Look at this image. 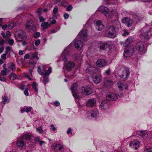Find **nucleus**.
Returning a JSON list of instances; mask_svg holds the SVG:
<instances>
[{
    "instance_id": "nucleus-49",
    "label": "nucleus",
    "mask_w": 152,
    "mask_h": 152,
    "mask_svg": "<svg viewBox=\"0 0 152 152\" xmlns=\"http://www.w3.org/2000/svg\"><path fill=\"white\" fill-rule=\"evenodd\" d=\"M72 8V5H69L66 8V10L68 11H71Z\"/></svg>"
},
{
    "instance_id": "nucleus-39",
    "label": "nucleus",
    "mask_w": 152,
    "mask_h": 152,
    "mask_svg": "<svg viewBox=\"0 0 152 152\" xmlns=\"http://www.w3.org/2000/svg\"><path fill=\"white\" fill-rule=\"evenodd\" d=\"M145 152H152V146L146 147L144 150Z\"/></svg>"
},
{
    "instance_id": "nucleus-18",
    "label": "nucleus",
    "mask_w": 152,
    "mask_h": 152,
    "mask_svg": "<svg viewBox=\"0 0 152 152\" xmlns=\"http://www.w3.org/2000/svg\"><path fill=\"white\" fill-rule=\"evenodd\" d=\"M54 149L55 151H58L62 150V152H68V151L63 148V146L59 143L56 144L53 146Z\"/></svg>"
},
{
    "instance_id": "nucleus-64",
    "label": "nucleus",
    "mask_w": 152,
    "mask_h": 152,
    "mask_svg": "<svg viewBox=\"0 0 152 152\" xmlns=\"http://www.w3.org/2000/svg\"><path fill=\"white\" fill-rule=\"evenodd\" d=\"M7 27V24H5L3 25L2 26V28L3 30L5 29Z\"/></svg>"
},
{
    "instance_id": "nucleus-2",
    "label": "nucleus",
    "mask_w": 152,
    "mask_h": 152,
    "mask_svg": "<svg viewBox=\"0 0 152 152\" xmlns=\"http://www.w3.org/2000/svg\"><path fill=\"white\" fill-rule=\"evenodd\" d=\"M114 19L116 24L115 27L111 26L106 31V36L109 38H114L116 36L118 30L121 29V27L120 22L117 18H114Z\"/></svg>"
},
{
    "instance_id": "nucleus-16",
    "label": "nucleus",
    "mask_w": 152,
    "mask_h": 152,
    "mask_svg": "<svg viewBox=\"0 0 152 152\" xmlns=\"http://www.w3.org/2000/svg\"><path fill=\"white\" fill-rule=\"evenodd\" d=\"M110 105V102L109 101L107 100H104L101 102L99 108L101 110H106L108 108Z\"/></svg>"
},
{
    "instance_id": "nucleus-32",
    "label": "nucleus",
    "mask_w": 152,
    "mask_h": 152,
    "mask_svg": "<svg viewBox=\"0 0 152 152\" xmlns=\"http://www.w3.org/2000/svg\"><path fill=\"white\" fill-rule=\"evenodd\" d=\"M114 84V82L111 80H107L104 83V85L107 87L113 85Z\"/></svg>"
},
{
    "instance_id": "nucleus-53",
    "label": "nucleus",
    "mask_w": 152,
    "mask_h": 152,
    "mask_svg": "<svg viewBox=\"0 0 152 152\" xmlns=\"http://www.w3.org/2000/svg\"><path fill=\"white\" fill-rule=\"evenodd\" d=\"M28 89L26 88L24 91V94L26 96H28L29 95V93L28 92Z\"/></svg>"
},
{
    "instance_id": "nucleus-47",
    "label": "nucleus",
    "mask_w": 152,
    "mask_h": 152,
    "mask_svg": "<svg viewBox=\"0 0 152 152\" xmlns=\"http://www.w3.org/2000/svg\"><path fill=\"white\" fill-rule=\"evenodd\" d=\"M40 35V33L39 32H36L34 35V37L35 38H37L39 37Z\"/></svg>"
},
{
    "instance_id": "nucleus-30",
    "label": "nucleus",
    "mask_w": 152,
    "mask_h": 152,
    "mask_svg": "<svg viewBox=\"0 0 152 152\" xmlns=\"http://www.w3.org/2000/svg\"><path fill=\"white\" fill-rule=\"evenodd\" d=\"M50 24L48 22H44L42 23L41 24V26L42 27L43 30H45L48 28V27H50Z\"/></svg>"
},
{
    "instance_id": "nucleus-51",
    "label": "nucleus",
    "mask_w": 152,
    "mask_h": 152,
    "mask_svg": "<svg viewBox=\"0 0 152 152\" xmlns=\"http://www.w3.org/2000/svg\"><path fill=\"white\" fill-rule=\"evenodd\" d=\"M40 43V40H39V39H37L35 41V44L36 46H38L39 45Z\"/></svg>"
},
{
    "instance_id": "nucleus-7",
    "label": "nucleus",
    "mask_w": 152,
    "mask_h": 152,
    "mask_svg": "<svg viewBox=\"0 0 152 152\" xmlns=\"http://www.w3.org/2000/svg\"><path fill=\"white\" fill-rule=\"evenodd\" d=\"M119 67L120 69L118 70V72L120 77L124 80H126L130 73L129 69L124 66Z\"/></svg>"
},
{
    "instance_id": "nucleus-54",
    "label": "nucleus",
    "mask_w": 152,
    "mask_h": 152,
    "mask_svg": "<svg viewBox=\"0 0 152 152\" xmlns=\"http://www.w3.org/2000/svg\"><path fill=\"white\" fill-rule=\"evenodd\" d=\"M1 75L3 76H5L7 75V73H6L5 70L4 69V70H1Z\"/></svg>"
},
{
    "instance_id": "nucleus-46",
    "label": "nucleus",
    "mask_w": 152,
    "mask_h": 152,
    "mask_svg": "<svg viewBox=\"0 0 152 152\" xmlns=\"http://www.w3.org/2000/svg\"><path fill=\"white\" fill-rule=\"evenodd\" d=\"M50 130H52L54 132L56 130V129L54 126L52 124L50 125Z\"/></svg>"
},
{
    "instance_id": "nucleus-20",
    "label": "nucleus",
    "mask_w": 152,
    "mask_h": 152,
    "mask_svg": "<svg viewBox=\"0 0 152 152\" xmlns=\"http://www.w3.org/2000/svg\"><path fill=\"white\" fill-rule=\"evenodd\" d=\"M122 22L127 26L129 27L132 25L133 20L129 18L126 17L124 18L122 20Z\"/></svg>"
},
{
    "instance_id": "nucleus-59",
    "label": "nucleus",
    "mask_w": 152,
    "mask_h": 152,
    "mask_svg": "<svg viewBox=\"0 0 152 152\" xmlns=\"http://www.w3.org/2000/svg\"><path fill=\"white\" fill-rule=\"evenodd\" d=\"M54 104L56 106H58L60 105V103L58 101H56L54 102Z\"/></svg>"
},
{
    "instance_id": "nucleus-48",
    "label": "nucleus",
    "mask_w": 152,
    "mask_h": 152,
    "mask_svg": "<svg viewBox=\"0 0 152 152\" xmlns=\"http://www.w3.org/2000/svg\"><path fill=\"white\" fill-rule=\"evenodd\" d=\"M11 34L10 33V32L9 31H7L6 33V38L9 37H11Z\"/></svg>"
},
{
    "instance_id": "nucleus-29",
    "label": "nucleus",
    "mask_w": 152,
    "mask_h": 152,
    "mask_svg": "<svg viewBox=\"0 0 152 152\" xmlns=\"http://www.w3.org/2000/svg\"><path fill=\"white\" fill-rule=\"evenodd\" d=\"M31 135L29 133L25 134L21 136V138L26 140H29L31 138Z\"/></svg>"
},
{
    "instance_id": "nucleus-1",
    "label": "nucleus",
    "mask_w": 152,
    "mask_h": 152,
    "mask_svg": "<svg viewBox=\"0 0 152 152\" xmlns=\"http://www.w3.org/2000/svg\"><path fill=\"white\" fill-rule=\"evenodd\" d=\"M87 30L82 29L75 40L64 49L58 61H62L65 63L67 61V56L69 54L70 48L72 45H74L75 48L78 50H81L83 46L84 42L87 40Z\"/></svg>"
},
{
    "instance_id": "nucleus-17",
    "label": "nucleus",
    "mask_w": 152,
    "mask_h": 152,
    "mask_svg": "<svg viewBox=\"0 0 152 152\" xmlns=\"http://www.w3.org/2000/svg\"><path fill=\"white\" fill-rule=\"evenodd\" d=\"M95 26L96 29L98 31H102L104 27L102 21L99 20H96Z\"/></svg>"
},
{
    "instance_id": "nucleus-57",
    "label": "nucleus",
    "mask_w": 152,
    "mask_h": 152,
    "mask_svg": "<svg viewBox=\"0 0 152 152\" xmlns=\"http://www.w3.org/2000/svg\"><path fill=\"white\" fill-rule=\"evenodd\" d=\"M67 134H72V129L71 128L68 129V130L66 132Z\"/></svg>"
},
{
    "instance_id": "nucleus-40",
    "label": "nucleus",
    "mask_w": 152,
    "mask_h": 152,
    "mask_svg": "<svg viewBox=\"0 0 152 152\" xmlns=\"http://www.w3.org/2000/svg\"><path fill=\"white\" fill-rule=\"evenodd\" d=\"M36 130L37 132H39L40 134H42L43 132V130L41 126L37 128Z\"/></svg>"
},
{
    "instance_id": "nucleus-15",
    "label": "nucleus",
    "mask_w": 152,
    "mask_h": 152,
    "mask_svg": "<svg viewBox=\"0 0 152 152\" xmlns=\"http://www.w3.org/2000/svg\"><path fill=\"white\" fill-rule=\"evenodd\" d=\"M140 142L138 140L135 139L129 143V145L132 148L137 150L139 147Z\"/></svg>"
},
{
    "instance_id": "nucleus-61",
    "label": "nucleus",
    "mask_w": 152,
    "mask_h": 152,
    "mask_svg": "<svg viewBox=\"0 0 152 152\" xmlns=\"http://www.w3.org/2000/svg\"><path fill=\"white\" fill-rule=\"evenodd\" d=\"M110 69H108L105 71V73L107 75H108L110 74Z\"/></svg>"
},
{
    "instance_id": "nucleus-33",
    "label": "nucleus",
    "mask_w": 152,
    "mask_h": 152,
    "mask_svg": "<svg viewBox=\"0 0 152 152\" xmlns=\"http://www.w3.org/2000/svg\"><path fill=\"white\" fill-rule=\"evenodd\" d=\"M10 101V99L6 96H4L2 97V101L1 103L4 104H7L9 103Z\"/></svg>"
},
{
    "instance_id": "nucleus-37",
    "label": "nucleus",
    "mask_w": 152,
    "mask_h": 152,
    "mask_svg": "<svg viewBox=\"0 0 152 152\" xmlns=\"http://www.w3.org/2000/svg\"><path fill=\"white\" fill-rule=\"evenodd\" d=\"M44 79L43 80V82L45 86L46 85V84L48 82L49 78L48 77L46 76L43 75Z\"/></svg>"
},
{
    "instance_id": "nucleus-19",
    "label": "nucleus",
    "mask_w": 152,
    "mask_h": 152,
    "mask_svg": "<svg viewBox=\"0 0 152 152\" xmlns=\"http://www.w3.org/2000/svg\"><path fill=\"white\" fill-rule=\"evenodd\" d=\"M107 64L106 61L103 59H98L96 62V64L97 67H102Z\"/></svg>"
},
{
    "instance_id": "nucleus-4",
    "label": "nucleus",
    "mask_w": 152,
    "mask_h": 152,
    "mask_svg": "<svg viewBox=\"0 0 152 152\" xmlns=\"http://www.w3.org/2000/svg\"><path fill=\"white\" fill-rule=\"evenodd\" d=\"M98 10L101 12L103 13L108 19H112L113 18H117L118 17V13L114 9H112L110 11L107 7L101 6L99 8Z\"/></svg>"
},
{
    "instance_id": "nucleus-3",
    "label": "nucleus",
    "mask_w": 152,
    "mask_h": 152,
    "mask_svg": "<svg viewBox=\"0 0 152 152\" xmlns=\"http://www.w3.org/2000/svg\"><path fill=\"white\" fill-rule=\"evenodd\" d=\"M86 72L91 75V78L93 82L95 83L98 84L100 83L102 79L100 72L95 68L93 66H89L86 69Z\"/></svg>"
},
{
    "instance_id": "nucleus-6",
    "label": "nucleus",
    "mask_w": 152,
    "mask_h": 152,
    "mask_svg": "<svg viewBox=\"0 0 152 152\" xmlns=\"http://www.w3.org/2000/svg\"><path fill=\"white\" fill-rule=\"evenodd\" d=\"M48 66L47 65L38 66L37 71L38 73L41 75L44 74V75L46 76L49 75L51 72L52 68L51 67L48 68Z\"/></svg>"
},
{
    "instance_id": "nucleus-42",
    "label": "nucleus",
    "mask_w": 152,
    "mask_h": 152,
    "mask_svg": "<svg viewBox=\"0 0 152 152\" xmlns=\"http://www.w3.org/2000/svg\"><path fill=\"white\" fill-rule=\"evenodd\" d=\"M15 24L14 23H10L8 26V28L10 29H11L15 26Z\"/></svg>"
},
{
    "instance_id": "nucleus-25",
    "label": "nucleus",
    "mask_w": 152,
    "mask_h": 152,
    "mask_svg": "<svg viewBox=\"0 0 152 152\" xmlns=\"http://www.w3.org/2000/svg\"><path fill=\"white\" fill-rule=\"evenodd\" d=\"M98 113V111L97 108L94 109V110H92L90 112L92 118H96Z\"/></svg>"
},
{
    "instance_id": "nucleus-55",
    "label": "nucleus",
    "mask_w": 152,
    "mask_h": 152,
    "mask_svg": "<svg viewBox=\"0 0 152 152\" xmlns=\"http://www.w3.org/2000/svg\"><path fill=\"white\" fill-rule=\"evenodd\" d=\"M64 17L65 19H68L69 17V15L67 13H65L64 15Z\"/></svg>"
},
{
    "instance_id": "nucleus-50",
    "label": "nucleus",
    "mask_w": 152,
    "mask_h": 152,
    "mask_svg": "<svg viewBox=\"0 0 152 152\" xmlns=\"http://www.w3.org/2000/svg\"><path fill=\"white\" fill-rule=\"evenodd\" d=\"M7 53H5L2 54L1 56V58L3 60H5L6 59V57Z\"/></svg>"
},
{
    "instance_id": "nucleus-62",
    "label": "nucleus",
    "mask_w": 152,
    "mask_h": 152,
    "mask_svg": "<svg viewBox=\"0 0 152 152\" xmlns=\"http://www.w3.org/2000/svg\"><path fill=\"white\" fill-rule=\"evenodd\" d=\"M129 34V33L127 31H124V33H123L122 34L123 36H125L126 35H128Z\"/></svg>"
},
{
    "instance_id": "nucleus-63",
    "label": "nucleus",
    "mask_w": 152,
    "mask_h": 152,
    "mask_svg": "<svg viewBox=\"0 0 152 152\" xmlns=\"http://www.w3.org/2000/svg\"><path fill=\"white\" fill-rule=\"evenodd\" d=\"M39 21L40 22H43L45 21V19L42 17H40L39 18Z\"/></svg>"
},
{
    "instance_id": "nucleus-13",
    "label": "nucleus",
    "mask_w": 152,
    "mask_h": 152,
    "mask_svg": "<svg viewBox=\"0 0 152 152\" xmlns=\"http://www.w3.org/2000/svg\"><path fill=\"white\" fill-rule=\"evenodd\" d=\"M118 97V95L115 92H110L108 93L106 96V98L107 100L115 101Z\"/></svg>"
},
{
    "instance_id": "nucleus-60",
    "label": "nucleus",
    "mask_w": 152,
    "mask_h": 152,
    "mask_svg": "<svg viewBox=\"0 0 152 152\" xmlns=\"http://www.w3.org/2000/svg\"><path fill=\"white\" fill-rule=\"evenodd\" d=\"M73 57L75 59H78L79 58V57L78 56V54H75L73 56Z\"/></svg>"
},
{
    "instance_id": "nucleus-43",
    "label": "nucleus",
    "mask_w": 152,
    "mask_h": 152,
    "mask_svg": "<svg viewBox=\"0 0 152 152\" xmlns=\"http://www.w3.org/2000/svg\"><path fill=\"white\" fill-rule=\"evenodd\" d=\"M33 57L34 58H36L37 60L39 59V58L38 57V53L36 52L33 54Z\"/></svg>"
},
{
    "instance_id": "nucleus-36",
    "label": "nucleus",
    "mask_w": 152,
    "mask_h": 152,
    "mask_svg": "<svg viewBox=\"0 0 152 152\" xmlns=\"http://www.w3.org/2000/svg\"><path fill=\"white\" fill-rule=\"evenodd\" d=\"M8 68H10L13 71L16 70L15 64L13 63H11L9 64Z\"/></svg>"
},
{
    "instance_id": "nucleus-8",
    "label": "nucleus",
    "mask_w": 152,
    "mask_h": 152,
    "mask_svg": "<svg viewBox=\"0 0 152 152\" xmlns=\"http://www.w3.org/2000/svg\"><path fill=\"white\" fill-rule=\"evenodd\" d=\"M15 39L18 41H22L27 38L26 32L23 30L18 31L15 34Z\"/></svg>"
},
{
    "instance_id": "nucleus-22",
    "label": "nucleus",
    "mask_w": 152,
    "mask_h": 152,
    "mask_svg": "<svg viewBox=\"0 0 152 152\" xmlns=\"http://www.w3.org/2000/svg\"><path fill=\"white\" fill-rule=\"evenodd\" d=\"M25 26L26 30L28 31H30L34 26V24L33 21L31 20L26 22Z\"/></svg>"
},
{
    "instance_id": "nucleus-41",
    "label": "nucleus",
    "mask_w": 152,
    "mask_h": 152,
    "mask_svg": "<svg viewBox=\"0 0 152 152\" xmlns=\"http://www.w3.org/2000/svg\"><path fill=\"white\" fill-rule=\"evenodd\" d=\"M8 43L10 45H12L14 42V40L13 39H8L7 40Z\"/></svg>"
},
{
    "instance_id": "nucleus-23",
    "label": "nucleus",
    "mask_w": 152,
    "mask_h": 152,
    "mask_svg": "<svg viewBox=\"0 0 152 152\" xmlns=\"http://www.w3.org/2000/svg\"><path fill=\"white\" fill-rule=\"evenodd\" d=\"M75 64L73 62L69 61L65 66V68L67 71H70L75 66Z\"/></svg>"
},
{
    "instance_id": "nucleus-11",
    "label": "nucleus",
    "mask_w": 152,
    "mask_h": 152,
    "mask_svg": "<svg viewBox=\"0 0 152 152\" xmlns=\"http://www.w3.org/2000/svg\"><path fill=\"white\" fill-rule=\"evenodd\" d=\"M134 48L133 46L131 45L127 47L124 50V55L125 57H129L132 55L134 52Z\"/></svg>"
},
{
    "instance_id": "nucleus-27",
    "label": "nucleus",
    "mask_w": 152,
    "mask_h": 152,
    "mask_svg": "<svg viewBox=\"0 0 152 152\" xmlns=\"http://www.w3.org/2000/svg\"><path fill=\"white\" fill-rule=\"evenodd\" d=\"M118 86L120 89H126L127 88V85L124 83L119 82L117 83Z\"/></svg>"
},
{
    "instance_id": "nucleus-35",
    "label": "nucleus",
    "mask_w": 152,
    "mask_h": 152,
    "mask_svg": "<svg viewBox=\"0 0 152 152\" xmlns=\"http://www.w3.org/2000/svg\"><path fill=\"white\" fill-rule=\"evenodd\" d=\"M58 11V8L57 6H55L53 10V15L55 17H58L59 16V15L57 12Z\"/></svg>"
},
{
    "instance_id": "nucleus-12",
    "label": "nucleus",
    "mask_w": 152,
    "mask_h": 152,
    "mask_svg": "<svg viewBox=\"0 0 152 152\" xmlns=\"http://www.w3.org/2000/svg\"><path fill=\"white\" fill-rule=\"evenodd\" d=\"M77 88L78 85L75 83L72 85L71 88L73 96L76 100H77L79 99L77 94Z\"/></svg>"
},
{
    "instance_id": "nucleus-45",
    "label": "nucleus",
    "mask_w": 152,
    "mask_h": 152,
    "mask_svg": "<svg viewBox=\"0 0 152 152\" xmlns=\"http://www.w3.org/2000/svg\"><path fill=\"white\" fill-rule=\"evenodd\" d=\"M4 152H15V151L14 150L10 148H8Z\"/></svg>"
},
{
    "instance_id": "nucleus-31",
    "label": "nucleus",
    "mask_w": 152,
    "mask_h": 152,
    "mask_svg": "<svg viewBox=\"0 0 152 152\" xmlns=\"http://www.w3.org/2000/svg\"><path fill=\"white\" fill-rule=\"evenodd\" d=\"M9 77L11 80H14L19 78V76L16 75L14 73H12L9 75Z\"/></svg>"
},
{
    "instance_id": "nucleus-28",
    "label": "nucleus",
    "mask_w": 152,
    "mask_h": 152,
    "mask_svg": "<svg viewBox=\"0 0 152 152\" xmlns=\"http://www.w3.org/2000/svg\"><path fill=\"white\" fill-rule=\"evenodd\" d=\"M133 18L134 19V21L136 23H137L141 20L140 15L138 14H136L134 13L133 15Z\"/></svg>"
},
{
    "instance_id": "nucleus-44",
    "label": "nucleus",
    "mask_w": 152,
    "mask_h": 152,
    "mask_svg": "<svg viewBox=\"0 0 152 152\" xmlns=\"http://www.w3.org/2000/svg\"><path fill=\"white\" fill-rule=\"evenodd\" d=\"M12 49L11 48L8 46H7L6 48V52L5 53L7 54L10 51H12Z\"/></svg>"
},
{
    "instance_id": "nucleus-58",
    "label": "nucleus",
    "mask_w": 152,
    "mask_h": 152,
    "mask_svg": "<svg viewBox=\"0 0 152 152\" xmlns=\"http://www.w3.org/2000/svg\"><path fill=\"white\" fill-rule=\"evenodd\" d=\"M29 54H26L24 57V59H27L28 58H29Z\"/></svg>"
},
{
    "instance_id": "nucleus-26",
    "label": "nucleus",
    "mask_w": 152,
    "mask_h": 152,
    "mask_svg": "<svg viewBox=\"0 0 152 152\" xmlns=\"http://www.w3.org/2000/svg\"><path fill=\"white\" fill-rule=\"evenodd\" d=\"M134 38L132 37H129L123 43V45L124 47L128 46L130 43L133 41Z\"/></svg>"
},
{
    "instance_id": "nucleus-38",
    "label": "nucleus",
    "mask_w": 152,
    "mask_h": 152,
    "mask_svg": "<svg viewBox=\"0 0 152 152\" xmlns=\"http://www.w3.org/2000/svg\"><path fill=\"white\" fill-rule=\"evenodd\" d=\"M37 84L36 83L34 82L33 83L32 85V88L36 92H37L38 91L37 87Z\"/></svg>"
},
{
    "instance_id": "nucleus-34",
    "label": "nucleus",
    "mask_w": 152,
    "mask_h": 152,
    "mask_svg": "<svg viewBox=\"0 0 152 152\" xmlns=\"http://www.w3.org/2000/svg\"><path fill=\"white\" fill-rule=\"evenodd\" d=\"M25 142L22 140H19L17 141V145L18 146L22 147L25 145Z\"/></svg>"
},
{
    "instance_id": "nucleus-10",
    "label": "nucleus",
    "mask_w": 152,
    "mask_h": 152,
    "mask_svg": "<svg viewBox=\"0 0 152 152\" xmlns=\"http://www.w3.org/2000/svg\"><path fill=\"white\" fill-rule=\"evenodd\" d=\"M136 48L140 53H145L146 50L144 45V43L142 41L138 42L136 44Z\"/></svg>"
},
{
    "instance_id": "nucleus-52",
    "label": "nucleus",
    "mask_w": 152,
    "mask_h": 152,
    "mask_svg": "<svg viewBox=\"0 0 152 152\" xmlns=\"http://www.w3.org/2000/svg\"><path fill=\"white\" fill-rule=\"evenodd\" d=\"M32 109V107H27L26 109V111L27 113H28L31 111V110Z\"/></svg>"
},
{
    "instance_id": "nucleus-5",
    "label": "nucleus",
    "mask_w": 152,
    "mask_h": 152,
    "mask_svg": "<svg viewBox=\"0 0 152 152\" xmlns=\"http://www.w3.org/2000/svg\"><path fill=\"white\" fill-rule=\"evenodd\" d=\"M140 37L145 42L147 41L150 37H152V29L149 28L148 26L143 27L141 30Z\"/></svg>"
},
{
    "instance_id": "nucleus-21",
    "label": "nucleus",
    "mask_w": 152,
    "mask_h": 152,
    "mask_svg": "<svg viewBox=\"0 0 152 152\" xmlns=\"http://www.w3.org/2000/svg\"><path fill=\"white\" fill-rule=\"evenodd\" d=\"M136 134L141 136L144 139H146L148 136L147 133L144 131H137Z\"/></svg>"
},
{
    "instance_id": "nucleus-14",
    "label": "nucleus",
    "mask_w": 152,
    "mask_h": 152,
    "mask_svg": "<svg viewBox=\"0 0 152 152\" xmlns=\"http://www.w3.org/2000/svg\"><path fill=\"white\" fill-rule=\"evenodd\" d=\"M82 92L85 95H88L92 93L91 87L88 85H85L82 88Z\"/></svg>"
},
{
    "instance_id": "nucleus-9",
    "label": "nucleus",
    "mask_w": 152,
    "mask_h": 152,
    "mask_svg": "<svg viewBox=\"0 0 152 152\" xmlns=\"http://www.w3.org/2000/svg\"><path fill=\"white\" fill-rule=\"evenodd\" d=\"M112 44L109 42H99L96 45V47L100 50H104L107 48L110 49L112 48Z\"/></svg>"
},
{
    "instance_id": "nucleus-24",
    "label": "nucleus",
    "mask_w": 152,
    "mask_h": 152,
    "mask_svg": "<svg viewBox=\"0 0 152 152\" xmlns=\"http://www.w3.org/2000/svg\"><path fill=\"white\" fill-rule=\"evenodd\" d=\"M96 100L94 98L89 99L86 104V105L88 107H93L95 105Z\"/></svg>"
},
{
    "instance_id": "nucleus-56",
    "label": "nucleus",
    "mask_w": 152,
    "mask_h": 152,
    "mask_svg": "<svg viewBox=\"0 0 152 152\" xmlns=\"http://www.w3.org/2000/svg\"><path fill=\"white\" fill-rule=\"evenodd\" d=\"M42 10V9L41 8H40L37 10V12L38 13L39 15H40L41 14V12Z\"/></svg>"
}]
</instances>
